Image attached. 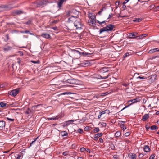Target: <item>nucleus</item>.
<instances>
[{
    "label": "nucleus",
    "instance_id": "obj_1",
    "mask_svg": "<svg viewBox=\"0 0 159 159\" xmlns=\"http://www.w3.org/2000/svg\"><path fill=\"white\" fill-rule=\"evenodd\" d=\"M68 23L69 24L73 23L76 30L81 29L83 26L81 19L77 16H71L68 18Z\"/></svg>",
    "mask_w": 159,
    "mask_h": 159
},
{
    "label": "nucleus",
    "instance_id": "obj_2",
    "mask_svg": "<svg viewBox=\"0 0 159 159\" xmlns=\"http://www.w3.org/2000/svg\"><path fill=\"white\" fill-rule=\"evenodd\" d=\"M115 28L114 25L112 24H108L106 26L103 27L100 30V34H101L102 32L104 31H109L114 30L113 29Z\"/></svg>",
    "mask_w": 159,
    "mask_h": 159
},
{
    "label": "nucleus",
    "instance_id": "obj_3",
    "mask_svg": "<svg viewBox=\"0 0 159 159\" xmlns=\"http://www.w3.org/2000/svg\"><path fill=\"white\" fill-rule=\"evenodd\" d=\"M138 33L136 32L129 33L127 34V38L129 39H137L138 38Z\"/></svg>",
    "mask_w": 159,
    "mask_h": 159
},
{
    "label": "nucleus",
    "instance_id": "obj_4",
    "mask_svg": "<svg viewBox=\"0 0 159 159\" xmlns=\"http://www.w3.org/2000/svg\"><path fill=\"white\" fill-rule=\"evenodd\" d=\"M49 2L47 0H43L37 3V7H43V5H46Z\"/></svg>",
    "mask_w": 159,
    "mask_h": 159
},
{
    "label": "nucleus",
    "instance_id": "obj_5",
    "mask_svg": "<svg viewBox=\"0 0 159 159\" xmlns=\"http://www.w3.org/2000/svg\"><path fill=\"white\" fill-rule=\"evenodd\" d=\"M18 90L16 89L13 90L9 93V94L13 96H15L18 94Z\"/></svg>",
    "mask_w": 159,
    "mask_h": 159
},
{
    "label": "nucleus",
    "instance_id": "obj_6",
    "mask_svg": "<svg viewBox=\"0 0 159 159\" xmlns=\"http://www.w3.org/2000/svg\"><path fill=\"white\" fill-rule=\"evenodd\" d=\"M156 76L155 75H152L148 79V82L149 83H152L155 81Z\"/></svg>",
    "mask_w": 159,
    "mask_h": 159
},
{
    "label": "nucleus",
    "instance_id": "obj_7",
    "mask_svg": "<svg viewBox=\"0 0 159 159\" xmlns=\"http://www.w3.org/2000/svg\"><path fill=\"white\" fill-rule=\"evenodd\" d=\"M66 0H59L57 3L58 7L60 8L62 7L63 2Z\"/></svg>",
    "mask_w": 159,
    "mask_h": 159
},
{
    "label": "nucleus",
    "instance_id": "obj_8",
    "mask_svg": "<svg viewBox=\"0 0 159 159\" xmlns=\"http://www.w3.org/2000/svg\"><path fill=\"white\" fill-rule=\"evenodd\" d=\"M149 117V114H145L144 115L142 118V120L143 121H145L148 119Z\"/></svg>",
    "mask_w": 159,
    "mask_h": 159
},
{
    "label": "nucleus",
    "instance_id": "obj_9",
    "mask_svg": "<svg viewBox=\"0 0 159 159\" xmlns=\"http://www.w3.org/2000/svg\"><path fill=\"white\" fill-rule=\"evenodd\" d=\"M159 52V48H155L153 49H152L149 51L148 53H152L154 52Z\"/></svg>",
    "mask_w": 159,
    "mask_h": 159
},
{
    "label": "nucleus",
    "instance_id": "obj_10",
    "mask_svg": "<svg viewBox=\"0 0 159 159\" xmlns=\"http://www.w3.org/2000/svg\"><path fill=\"white\" fill-rule=\"evenodd\" d=\"M5 122L2 120L0 121V129H2L5 127Z\"/></svg>",
    "mask_w": 159,
    "mask_h": 159
},
{
    "label": "nucleus",
    "instance_id": "obj_11",
    "mask_svg": "<svg viewBox=\"0 0 159 159\" xmlns=\"http://www.w3.org/2000/svg\"><path fill=\"white\" fill-rule=\"evenodd\" d=\"M143 150L145 152H149L150 150V149L148 145H146L143 147Z\"/></svg>",
    "mask_w": 159,
    "mask_h": 159
},
{
    "label": "nucleus",
    "instance_id": "obj_12",
    "mask_svg": "<svg viewBox=\"0 0 159 159\" xmlns=\"http://www.w3.org/2000/svg\"><path fill=\"white\" fill-rule=\"evenodd\" d=\"M60 118V116H56L55 117H51V118H48V120H58L59 118Z\"/></svg>",
    "mask_w": 159,
    "mask_h": 159
},
{
    "label": "nucleus",
    "instance_id": "obj_13",
    "mask_svg": "<svg viewBox=\"0 0 159 159\" xmlns=\"http://www.w3.org/2000/svg\"><path fill=\"white\" fill-rule=\"evenodd\" d=\"M95 22L98 23L100 25H102V26H104L106 24V23L105 21H103L102 22H100L98 21V20H96V21H95Z\"/></svg>",
    "mask_w": 159,
    "mask_h": 159
},
{
    "label": "nucleus",
    "instance_id": "obj_14",
    "mask_svg": "<svg viewBox=\"0 0 159 159\" xmlns=\"http://www.w3.org/2000/svg\"><path fill=\"white\" fill-rule=\"evenodd\" d=\"M41 36L46 39H49L50 37V35L48 34L47 33H42L41 35Z\"/></svg>",
    "mask_w": 159,
    "mask_h": 159
},
{
    "label": "nucleus",
    "instance_id": "obj_15",
    "mask_svg": "<svg viewBox=\"0 0 159 159\" xmlns=\"http://www.w3.org/2000/svg\"><path fill=\"white\" fill-rule=\"evenodd\" d=\"M129 158L131 159H136V156L135 154L130 153L129 155Z\"/></svg>",
    "mask_w": 159,
    "mask_h": 159
},
{
    "label": "nucleus",
    "instance_id": "obj_16",
    "mask_svg": "<svg viewBox=\"0 0 159 159\" xmlns=\"http://www.w3.org/2000/svg\"><path fill=\"white\" fill-rule=\"evenodd\" d=\"M66 81L70 84H74L75 82V80L72 79H68L66 80Z\"/></svg>",
    "mask_w": 159,
    "mask_h": 159
},
{
    "label": "nucleus",
    "instance_id": "obj_17",
    "mask_svg": "<svg viewBox=\"0 0 159 159\" xmlns=\"http://www.w3.org/2000/svg\"><path fill=\"white\" fill-rule=\"evenodd\" d=\"M6 120L8 121L9 122H13L14 121V119L12 117H6Z\"/></svg>",
    "mask_w": 159,
    "mask_h": 159
},
{
    "label": "nucleus",
    "instance_id": "obj_18",
    "mask_svg": "<svg viewBox=\"0 0 159 159\" xmlns=\"http://www.w3.org/2000/svg\"><path fill=\"white\" fill-rule=\"evenodd\" d=\"M101 71L103 72H106L108 71V69L106 67H104L101 69Z\"/></svg>",
    "mask_w": 159,
    "mask_h": 159
},
{
    "label": "nucleus",
    "instance_id": "obj_19",
    "mask_svg": "<svg viewBox=\"0 0 159 159\" xmlns=\"http://www.w3.org/2000/svg\"><path fill=\"white\" fill-rule=\"evenodd\" d=\"M11 48L9 46H7L4 47L3 48V50L4 51H7L9 50H10L11 49Z\"/></svg>",
    "mask_w": 159,
    "mask_h": 159
},
{
    "label": "nucleus",
    "instance_id": "obj_20",
    "mask_svg": "<svg viewBox=\"0 0 159 159\" xmlns=\"http://www.w3.org/2000/svg\"><path fill=\"white\" fill-rule=\"evenodd\" d=\"M105 114V110L103 111H100L99 114L98 116V119H100L101 117V116L104 114Z\"/></svg>",
    "mask_w": 159,
    "mask_h": 159
},
{
    "label": "nucleus",
    "instance_id": "obj_21",
    "mask_svg": "<svg viewBox=\"0 0 159 159\" xmlns=\"http://www.w3.org/2000/svg\"><path fill=\"white\" fill-rule=\"evenodd\" d=\"M137 100L136 99H134L132 100H130L128 102V103L129 104L130 103V102H131V103H135L137 102Z\"/></svg>",
    "mask_w": 159,
    "mask_h": 159
},
{
    "label": "nucleus",
    "instance_id": "obj_22",
    "mask_svg": "<svg viewBox=\"0 0 159 159\" xmlns=\"http://www.w3.org/2000/svg\"><path fill=\"white\" fill-rule=\"evenodd\" d=\"M74 121L73 120H69L67 121H66V124L65 125H64V127H65L66 126H67V125L73 123L74 122Z\"/></svg>",
    "mask_w": 159,
    "mask_h": 159
},
{
    "label": "nucleus",
    "instance_id": "obj_23",
    "mask_svg": "<svg viewBox=\"0 0 159 159\" xmlns=\"http://www.w3.org/2000/svg\"><path fill=\"white\" fill-rule=\"evenodd\" d=\"M150 129L151 130H157L158 129V128L156 126L154 125L151 126Z\"/></svg>",
    "mask_w": 159,
    "mask_h": 159
},
{
    "label": "nucleus",
    "instance_id": "obj_24",
    "mask_svg": "<svg viewBox=\"0 0 159 159\" xmlns=\"http://www.w3.org/2000/svg\"><path fill=\"white\" fill-rule=\"evenodd\" d=\"M120 135V132L119 131H117L115 133V136L116 137H118Z\"/></svg>",
    "mask_w": 159,
    "mask_h": 159
},
{
    "label": "nucleus",
    "instance_id": "obj_25",
    "mask_svg": "<svg viewBox=\"0 0 159 159\" xmlns=\"http://www.w3.org/2000/svg\"><path fill=\"white\" fill-rule=\"evenodd\" d=\"M147 36V34H144L140 35L139 36H138V39H142L144 37H146Z\"/></svg>",
    "mask_w": 159,
    "mask_h": 159
},
{
    "label": "nucleus",
    "instance_id": "obj_26",
    "mask_svg": "<svg viewBox=\"0 0 159 159\" xmlns=\"http://www.w3.org/2000/svg\"><path fill=\"white\" fill-rule=\"evenodd\" d=\"M7 105V103H4L2 102H1L0 103V106L2 107H3L6 106Z\"/></svg>",
    "mask_w": 159,
    "mask_h": 159
},
{
    "label": "nucleus",
    "instance_id": "obj_27",
    "mask_svg": "<svg viewBox=\"0 0 159 159\" xmlns=\"http://www.w3.org/2000/svg\"><path fill=\"white\" fill-rule=\"evenodd\" d=\"M142 20V18H135L134 20H133V21L139 22L141 21Z\"/></svg>",
    "mask_w": 159,
    "mask_h": 159
},
{
    "label": "nucleus",
    "instance_id": "obj_28",
    "mask_svg": "<svg viewBox=\"0 0 159 159\" xmlns=\"http://www.w3.org/2000/svg\"><path fill=\"white\" fill-rule=\"evenodd\" d=\"M102 135V134L101 133H98L95 134V136L96 137L98 138L100 137Z\"/></svg>",
    "mask_w": 159,
    "mask_h": 159
},
{
    "label": "nucleus",
    "instance_id": "obj_29",
    "mask_svg": "<svg viewBox=\"0 0 159 159\" xmlns=\"http://www.w3.org/2000/svg\"><path fill=\"white\" fill-rule=\"evenodd\" d=\"M94 20H88V23L91 25H93L94 24Z\"/></svg>",
    "mask_w": 159,
    "mask_h": 159
},
{
    "label": "nucleus",
    "instance_id": "obj_30",
    "mask_svg": "<svg viewBox=\"0 0 159 159\" xmlns=\"http://www.w3.org/2000/svg\"><path fill=\"white\" fill-rule=\"evenodd\" d=\"M108 76H109L108 75L107 76H105V77H102V76H101V75H98V78H99V79L100 78L101 79H105L107 78H108Z\"/></svg>",
    "mask_w": 159,
    "mask_h": 159
},
{
    "label": "nucleus",
    "instance_id": "obj_31",
    "mask_svg": "<svg viewBox=\"0 0 159 159\" xmlns=\"http://www.w3.org/2000/svg\"><path fill=\"white\" fill-rule=\"evenodd\" d=\"M93 131L95 133H98L100 129L98 127H95L93 129Z\"/></svg>",
    "mask_w": 159,
    "mask_h": 159
},
{
    "label": "nucleus",
    "instance_id": "obj_32",
    "mask_svg": "<svg viewBox=\"0 0 159 159\" xmlns=\"http://www.w3.org/2000/svg\"><path fill=\"white\" fill-rule=\"evenodd\" d=\"M20 33H28V34H30L32 35H33V34L30 33V32L29 31H28V30H25V31H20Z\"/></svg>",
    "mask_w": 159,
    "mask_h": 159
},
{
    "label": "nucleus",
    "instance_id": "obj_33",
    "mask_svg": "<svg viewBox=\"0 0 159 159\" xmlns=\"http://www.w3.org/2000/svg\"><path fill=\"white\" fill-rule=\"evenodd\" d=\"M120 127L121 129L123 130H125L126 129V127L125 126V125L124 124L121 125H120Z\"/></svg>",
    "mask_w": 159,
    "mask_h": 159
},
{
    "label": "nucleus",
    "instance_id": "obj_34",
    "mask_svg": "<svg viewBox=\"0 0 159 159\" xmlns=\"http://www.w3.org/2000/svg\"><path fill=\"white\" fill-rule=\"evenodd\" d=\"M24 23L27 25H30L32 24V21L31 20H29L27 22Z\"/></svg>",
    "mask_w": 159,
    "mask_h": 159
},
{
    "label": "nucleus",
    "instance_id": "obj_35",
    "mask_svg": "<svg viewBox=\"0 0 159 159\" xmlns=\"http://www.w3.org/2000/svg\"><path fill=\"white\" fill-rule=\"evenodd\" d=\"M26 108L28 109V110L25 111V113L27 114H29L30 112V109L27 107H26Z\"/></svg>",
    "mask_w": 159,
    "mask_h": 159
},
{
    "label": "nucleus",
    "instance_id": "obj_36",
    "mask_svg": "<svg viewBox=\"0 0 159 159\" xmlns=\"http://www.w3.org/2000/svg\"><path fill=\"white\" fill-rule=\"evenodd\" d=\"M90 54L89 53L87 52H81V55H87L88 54Z\"/></svg>",
    "mask_w": 159,
    "mask_h": 159
},
{
    "label": "nucleus",
    "instance_id": "obj_37",
    "mask_svg": "<svg viewBox=\"0 0 159 159\" xmlns=\"http://www.w3.org/2000/svg\"><path fill=\"white\" fill-rule=\"evenodd\" d=\"M38 138H35L34 139V140L32 141L30 143V146H31L33 144H34L36 141V140Z\"/></svg>",
    "mask_w": 159,
    "mask_h": 159
},
{
    "label": "nucleus",
    "instance_id": "obj_38",
    "mask_svg": "<svg viewBox=\"0 0 159 159\" xmlns=\"http://www.w3.org/2000/svg\"><path fill=\"white\" fill-rule=\"evenodd\" d=\"M72 51L73 52H75L76 53L79 54L80 55H81V52H80L79 51L75 50H72Z\"/></svg>",
    "mask_w": 159,
    "mask_h": 159
},
{
    "label": "nucleus",
    "instance_id": "obj_39",
    "mask_svg": "<svg viewBox=\"0 0 159 159\" xmlns=\"http://www.w3.org/2000/svg\"><path fill=\"white\" fill-rule=\"evenodd\" d=\"M24 151L20 152V157L21 156H23V155L25 153V150H26V149H24Z\"/></svg>",
    "mask_w": 159,
    "mask_h": 159
},
{
    "label": "nucleus",
    "instance_id": "obj_40",
    "mask_svg": "<svg viewBox=\"0 0 159 159\" xmlns=\"http://www.w3.org/2000/svg\"><path fill=\"white\" fill-rule=\"evenodd\" d=\"M78 132L80 133V134H82L83 132V131L82 130V129H80L78 130Z\"/></svg>",
    "mask_w": 159,
    "mask_h": 159
},
{
    "label": "nucleus",
    "instance_id": "obj_41",
    "mask_svg": "<svg viewBox=\"0 0 159 159\" xmlns=\"http://www.w3.org/2000/svg\"><path fill=\"white\" fill-rule=\"evenodd\" d=\"M86 149L82 147L80 148V151L81 152H83L85 151Z\"/></svg>",
    "mask_w": 159,
    "mask_h": 159
},
{
    "label": "nucleus",
    "instance_id": "obj_42",
    "mask_svg": "<svg viewBox=\"0 0 159 159\" xmlns=\"http://www.w3.org/2000/svg\"><path fill=\"white\" fill-rule=\"evenodd\" d=\"M68 151H65L63 153V155L64 156H66L68 154Z\"/></svg>",
    "mask_w": 159,
    "mask_h": 159
},
{
    "label": "nucleus",
    "instance_id": "obj_43",
    "mask_svg": "<svg viewBox=\"0 0 159 159\" xmlns=\"http://www.w3.org/2000/svg\"><path fill=\"white\" fill-rule=\"evenodd\" d=\"M105 114H109L110 113V111L108 109H107L105 110Z\"/></svg>",
    "mask_w": 159,
    "mask_h": 159
},
{
    "label": "nucleus",
    "instance_id": "obj_44",
    "mask_svg": "<svg viewBox=\"0 0 159 159\" xmlns=\"http://www.w3.org/2000/svg\"><path fill=\"white\" fill-rule=\"evenodd\" d=\"M132 104V103H130L127 106H126L125 107H124V108H123L121 111H122L124 109H125V108L129 107L130 105H131Z\"/></svg>",
    "mask_w": 159,
    "mask_h": 159
},
{
    "label": "nucleus",
    "instance_id": "obj_45",
    "mask_svg": "<svg viewBox=\"0 0 159 159\" xmlns=\"http://www.w3.org/2000/svg\"><path fill=\"white\" fill-rule=\"evenodd\" d=\"M129 53H126L125 54H124V58H126V57H128V56H129Z\"/></svg>",
    "mask_w": 159,
    "mask_h": 159
},
{
    "label": "nucleus",
    "instance_id": "obj_46",
    "mask_svg": "<svg viewBox=\"0 0 159 159\" xmlns=\"http://www.w3.org/2000/svg\"><path fill=\"white\" fill-rule=\"evenodd\" d=\"M111 148L112 150H115V148L113 144H111Z\"/></svg>",
    "mask_w": 159,
    "mask_h": 159
},
{
    "label": "nucleus",
    "instance_id": "obj_47",
    "mask_svg": "<svg viewBox=\"0 0 159 159\" xmlns=\"http://www.w3.org/2000/svg\"><path fill=\"white\" fill-rule=\"evenodd\" d=\"M143 156V155L142 153H140L139 156V158H142Z\"/></svg>",
    "mask_w": 159,
    "mask_h": 159
},
{
    "label": "nucleus",
    "instance_id": "obj_48",
    "mask_svg": "<svg viewBox=\"0 0 159 159\" xmlns=\"http://www.w3.org/2000/svg\"><path fill=\"white\" fill-rule=\"evenodd\" d=\"M155 157V155L154 154H152L151 155L149 159H154Z\"/></svg>",
    "mask_w": 159,
    "mask_h": 159
},
{
    "label": "nucleus",
    "instance_id": "obj_49",
    "mask_svg": "<svg viewBox=\"0 0 159 159\" xmlns=\"http://www.w3.org/2000/svg\"><path fill=\"white\" fill-rule=\"evenodd\" d=\"M130 134V133L129 132H127L125 134V136H128Z\"/></svg>",
    "mask_w": 159,
    "mask_h": 159
},
{
    "label": "nucleus",
    "instance_id": "obj_50",
    "mask_svg": "<svg viewBox=\"0 0 159 159\" xmlns=\"http://www.w3.org/2000/svg\"><path fill=\"white\" fill-rule=\"evenodd\" d=\"M137 78H139V79H145L146 78H146V77H144V76L141 77V76H139L138 77H137Z\"/></svg>",
    "mask_w": 159,
    "mask_h": 159
},
{
    "label": "nucleus",
    "instance_id": "obj_51",
    "mask_svg": "<svg viewBox=\"0 0 159 159\" xmlns=\"http://www.w3.org/2000/svg\"><path fill=\"white\" fill-rule=\"evenodd\" d=\"M101 124L103 127H105L106 126V124L104 122H102Z\"/></svg>",
    "mask_w": 159,
    "mask_h": 159
},
{
    "label": "nucleus",
    "instance_id": "obj_52",
    "mask_svg": "<svg viewBox=\"0 0 159 159\" xmlns=\"http://www.w3.org/2000/svg\"><path fill=\"white\" fill-rule=\"evenodd\" d=\"M72 93H70V92H68V93H67V92H64V93H62V94L63 95H65V94H72Z\"/></svg>",
    "mask_w": 159,
    "mask_h": 159
},
{
    "label": "nucleus",
    "instance_id": "obj_53",
    "mask_svg": "<svg viewBox=\"0 0 159 159\" xmlns=\"http://www.w3.org/2000/svg\"><path fill=\"white\" fill-rule=\"evenodd\" d=\"M99 141L101 143H102L103 142V139L102 138H100L99 139Z\"/></svg>",
    "mask_w": 159,
    "mask_h": 159
},
{
    "label": "nucleus",
    "instance_id": "obj_54",
    "mask_svg": "<svg viewBox=\"0 0 159 159\" xmlns=\"http://www.w3.org/2000/svg\"><path fill=\"white\" fill-rule=\"evenodd\" d=\"M90 18L91 20H94V18H95V17L94 16L92 15V17H90Z\"/></svg>",
    "mask_w": 159,
    "mask_h": 159
},
{
    "label": "nucleus",
    "instance_id": "obj_55",
    "mask_svg": "<svg viewBox=\"0 0 159 159\" xmlns=\"http://www.w3.org/2000/svg\"><path fill=\"white\" fill-rule=\"evenodd\" d=\"M112 13H111V14L109 15V17L107 19H110V18H111L112 17Z\"/></svg>",
    "mask_w": 159,
    "mask_h": 159
},
{
    "label": "nucleus",
    "instance_id": "obj_56",
    "mask_svg": "<svg viewBox=\"0 0 159 159\" xmlns=\"http://www.w3.org/2000/svg\"><path fill=\"white\" fill-rule=\"evenodd\" d=\"M6 39L7 40H8L9 39V36L8 34H7L5 36Z\"/></svg>",
    "mask_w": 159,
    "mask_h": 159
},
{
    "label": "nucleus",
    "instance_id": "obj_57",
    "mask_svg": "<svg viewBox=\"0 0 159 159\" xmlns=\"http://www.w3.org/2000/svg\"><path fill=\"white\" fill-rule=\"evenodd\" d=\"M103 11V9H102L101 10L99 11L98 13V14L99 15H100L101 14V13H102V12Z\"/></svg>",
    "mask_w": 159,
    "mask_h": 159
},
{
    "label": "nucleus",
    "instance_id": "obj_58",
    "mask_svg": "<svg viewBox=\"0 0 159 159\" xmlns=\"http://www.w3.org/2000/svg\"><path fill=\"white\" fill-rule=\"evenodd\" d=\"M63 133L64 134L62 135L63 136H66L68 134L66 133H65V132H64Z\"/></svg>",
    "mask_w": 159,
    "mask_h": 159
},
{
    "label": "nucleus",
    "instance_id": "obj_59",
    "mask_svg": "<svg viewBox=\"0 0 159 159\" xmlns=\"http://www.w3.org/2000/svg\"><path fill=\"white\" fill-rule=\"evenodd\" d=\"M85 151H86L87 152H89V153H90V150L89 148L86 149Z\"/></svg>",
    "mask_w": 159,
    "mask_h": 159
},
{
    "label": "nucleus",
    "instance_id": "obj_60",
    "mask_svg": "<svg viewBox=\"0 0 159 159\" xmlns=\"http://www.w3.org/2000/svg\"><path fill=\"white\" fill-rule=\"evenodd\" d=\"M129 0H125V2H123V4H125L127 3Z\"/></svg>",
    "mask_w": 159,
    "mask_h": 159
},
{
    "label": "nucleus",
    "instance_id": "obj_61",
    "mask_svg": "<svg viewBox=\"0 0 159 159\" xmlns=\"http://www.w3.org/2000/svg\"><path fill=\"white\" fill-rule=\"evenodd\" d=\"M5 86V85L4 84H1L0 85V86H1V88H3Z\"/></svg>",
    "mask_w": 159,
    "mask_h": 159
},
{
    "label": "nucleus",
    "instance_id": "obj_62",
    "mask_svg": "<svg viewBox=\"0 0 159 159\" xmlns=\"http://www.w3.org/2000/svg\"><path fill=\"white\" fill-rule=\"evenodd\" d=\"M113 158L114 159H117V156L116 155H115L113 156Z\"/></svg>",
    "mask_w": 159,
    "mask_h": 159
},
{
    "label": "nucleus",
    "instance_id": "obj_63",
    "mask_svg": "<svg viewBox=\"0 0 159 159\" xmlns=\"http://www.w3.org/2000/svg\"><path fill=\"white\" fill-rule=\"evenodd\" d=\"M92 13H89L88 14V16L89 17H92Z\"/></svg>",
    "mask_w": 159,
    "mask_h": 159
},
{
    "label": "nucleus",
    "instance_id": "obj_64",
    "mask_svg": "<svg viewBox=\"0 0 159 159\" xmlns=\"http://www.w3.org/2000/svg\"><path fill=\"white\" fill-rule=\"evenodd\" d=\"M98 138L97 137H96V136H94V139L95 141H97L98 140Z\"/></svg>",
    "mask_w": 159,
    "mask_h": 159
}]
</instances>
